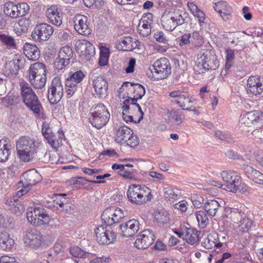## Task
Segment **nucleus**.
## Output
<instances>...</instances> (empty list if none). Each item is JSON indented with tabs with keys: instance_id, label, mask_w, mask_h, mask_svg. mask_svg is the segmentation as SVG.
<instances>
[{
	"instance_id": "f257e3e1",
	"label": "nucleus",
	"mask_w": 263,
	"mask_h": 263,
	"mask_svg": "<svg viewBox=\"0 0 263 263\" xmlns=\"http://www.w3.org/2000/svg\"><path fill=\"white\" fill-rule=\"evenodd\" d=\"M219 66L217 57L213 52L208 50H201L198 53L194 70L197 74L204 73L208 70H216Z\"/></svg>"
},
{
	"instance_id": "f03ea898",
	"label": "nucleus",
	"mask_w": 263,
	"mask_h": 263,
	"mask_svg": "<svg viewBox=\"0 0 263 263\" xmlns=\"http://www.w3.org/2000/svg\"><path fill=\"white\" fill-rule=\"evenodd\" d=\"M17 154L24 162H29L36 157V147L35 141L28 136L20 137L16 142Z\"/></svg>"
},
{
	"instance_id": "7ed1b4c3",
	"label": "nucleus",
	"mask_w": 263,
	"mask_h": 263,
	"mask_svg": "<svg viewBox=\"0 0 263 263\" xmlns=\"http://www.w3.org/2000/svg\"><path fill=\"white\" fill-rule=\"evenodd\" d=\"M127 196L133 204L142 205L153 198L151 190L144 185L132 184L129 186Z\"/></svg>"
},
{
	"instance_id": "20e7f679",
	"label": "nucleus",
	"mask_w": 263,
	"mask_h": 263,
	"mask_svg": "<svg viewBox=\"0 0 263 263\" xmlns=\"http://www.w3.org/2000/svg\"><path fill=\"white\" fill-rule=\"evenodd\" d=\"M20 86L21 95L26 106L34 113L40 114L42 105L32 88L27 83H21Z\"/></svg>"
},
{
	"instance_id": "39448f33",
	"label": "nucleus",
	"mask_w": 263,
	"mask_h": 263,
	"mask_svg": "<svg viewBox=\"0 0 263 263\" xmlns=\"http://www.w3.org/2000/svg\"><path fill=\"white\" fill-rule=\"evenodd\" d=\"M27 218L29 222L36 227L48 224L51 227L54 219H50L46 211L41 207H35L27 213Z\"/></svg>"
},
{
	"instance_id": "423d86ee",
	"label": "nucleus",
	"mask_w": 263,
	"mask_h": 263,
	"mask_svg": "<svg viewBox=\"0 0 263 263\" xmlns=\"http://www.w3.org/2000/svg\"><path fill=\"white\" fill-rule=\"evenodd\" d=\"M42 179L41 175L34 170H30L24 173L21 180L18 182L22 184V188L17 192V195L20 197L26 194L30 186L39 182Z\"/></svg>"
},
{
	"instance_id": "0eeeda50",
	"label": "nucleus",
	"mask_w": 263,
	"mask_h": 263,
	"mask_svg": "<svg viewBox=\"0 0 263 263\" xmlns=\"http://www.w3.org/2000/svg\"><path fill=\"white\" fill-rule=\"evenodd\" d=\"M96 110L91 113L89 121L92 125L97 129L105 126L110 118V114L103 104H99Z\"/></svg>"
},
{
	"instance_id": "6e6552de",
	"label": "nucleus",
	"mask_w": 263,
	"mask_h": 263,
	"mask_svg": "<svg viewBox=\"0 0 263 263\" xmlns=\"http://www.w3.org/2000/svg\"><path fill=\"white\" fill-rule=\"evenodd\" d=\"M154 71L152 72L156 80L166 78L171 73V66L169 61L165 58L156 61L153 65Z\"/></svg>"
},
{
	"instance_id": "1a4fd4ad",
	"label": "nucleus",
	"mask_w": 263,
	"mask_h": 263,
	"mask_svg": "<svg viewBox=\"0 0 263 263\" xmlns=\"http://www.w3.org/2000/svg\"><path fill=\"white\" fill-rule=\"evenodd\" d=\"M64 92L63 86L59 78L55 77L52 81L48 91V99L51 104H56L61 100Z\"/></svg>"
},
{
	"instance_id": "9d476101",
	"label": "nucleus",
	"mask_w": 263,
	"mask_h": 263,
	"mask_svg": "<svg viewBox=\"0 0 263 263\" xmlns=\"http://www.w3.org/2000/svg\"><path fill=\"white\" fill-rule=\"evenodd\" d=\"M53 32L52 27L47 24L42 23L38 24L32 32V38L41 42L47 41Z\"/></svg>"
},
{
	"instance_id": "9b49d317",
	"label": "nucleus",
	"mask_w": 263,
	"mask_h": 263,
	"mask_svg": "<svg viewBox=\"0 0 263 263\" xmlns=\"http://www.w3.org/2000/svg\"><path fill=\"white\" fill-rule=\"evenodd\" d=\"M221 176L224 182L221 185V188L231 192L235 191V186L239 182L241 177L237 173L231 171H223Z\"/></svg>"
},
{
	"instance_id": "f8f14e48",
	"label": "nucleus",
	"mask_w": 263,
	"mask_h": 263,
	"mask_svg": "<svg viewBox=\"0 0 263 263\" xmlns=\"http://www.w3.org/2000/svg\"><path fill=\"white\" fill-rule=\"evenodd\" d=\"M135 241V246L138 249L148 248L155 240V236L152 231L148 229L143 230L137 236Z\"/></svg>"
},
{
	"instance_id": "ddd939ff",
	"label": "nucleus",
	"mask_w": 263,
	"mask_h": 263,
	"mask_svg": "<svg viewBox=\"0 0 263 263\" xmlns=\"http://www.w3.org/2000/svg\"><path fill=\"white\" fill-rule=\"evenodd\" d=\"M139 222L136 219H130L119 226L120 234L125 237L133 236L139 230Z\"/></svg>"
},
{
	"instance_id": "4468645a",
	"label": "nucleus",
	"mask_w": 263,
	"mask_h": 263,
	"mask_svg": "<svg viewBox=\"0 0 263 263\" xmlns=\"http://www.w3.org/2000/svg\"><path fill=\"white\" fill-rule=\"evenodd\" d=\"M247 90L254 95H260L263 92V79L259 76H251L247 81Z\"/></svg>"
},
{
	"instance_id": "2eb2a0df",
	"label": "nucleus",
	"mask_w": 263,
	"mask_h": 263,
	"mask_svg": "<svg viewBox=\"0 0 263 263\" xmlns=\"http://www.w3.org/2000/svg\"><path fill=\"white\" fill-rule=\"evenodd\" d=\"M74 29L83 35H88L91 33V30L87 24V17L81 14H77L73 19Z\"/></svg>"
},
{
	"instance_id": "dca6fc26",
	"label": "nucleus",
	"mask_w": 263,
	"mask_h": 263,
	"mask_svg": "<svg viewBox=\"0 0 263 263\" xmlns=\"http://www.w3.org/2000/svg\"><path fill=\"white\" fill-rule=\"evenodd\" d=\"M43 240V235L36 229H28L26 231L25 242L32 247L41 246Z\"/></svg>"
},
{
	"instance_id": "f3484780",
	"label": "nucleus",
	"mask_w": 263,
	"mask_h": 263,
	"mask_svg": "<svg viewBox=\"0 0 263 263\" xmlns=\"http://www.w3.org/2000/svg\"><path fill=\"white\" fill-rule=\"evenodd\" d=\"M17 62L14 60L6 62L2 68L3 73L8 78H14L18 74L20 69L19 63L20 60L17 59Z\"/></svg>"
},
{
	"instance_id": "a211bd4d",
	"label": "nucleus",
	"mask_w": 263,
	"mask_h": 263,
	"mask_svg": "<svg viewBox=\"0 0 263 263\" xmlns=\"http://www.w3.org/2000/svg\"><path fill=\"white\" fill-rule=\"evenodd\" d=\"M223 244V242L219 241V235L216 232L209 233L207 237L201 242L202 246L206 249H212L214 248L220 249Z\"/></svg>"
},
{
	"instance_id": "6ab92c4d",
	"label": "nucleus",
	"mask_w": 263,
	"mask_h": 263,
	"mask_svg": "<svg viewBox=\"0 0 263 263\" xmlns=\"http://www.w3.org/2000/svg\"><path fill=\"white\" fill-rule=\"evenodd\" d=\"M77 48L86 60H89L95 53V47L89 42L86 40L79 41L77 44Z\"/></svg>"
},
{
	"instance_id": "aec40b11",
	"label": "nucleus",
	"mask_w": 263,
	"mask_h": 263,
	"mask_svg": "<svg viewBox=\"0 0 263 263\" xmlns=\"http://www.w3.org/2000/svg\"><path fill=\"white\" fill-rule=\"evenodd\" d=\"M161 24L162 28L166 31L174 30L177 27L174 13L171 12L163 13L161 17Z\"/></svg>"
},
{
	"instance_id": "412c9836",
	"label": "nucleus",
	"mask_w": 263,
	"mask_h": 263,
	"mask_svg": "<svg viewBox=\"0 0 263 263\" xmlns=\"http://www.w3.org/2000/svg\"><path fill=\"white\" fill-rule=\"evenodd\" d=\"M46 15L52 24L58 26L62 24V17L60 15L57 6L52 5L48 8L46 11Z\"/></svg>"
},
{
	"instance_id": "4be33fe9",
	"label": "nucleus",
	"mask_w": 263,
	"mask_h": 263,
	"mask_svg": "<svg viewBox=\"0 0 263 263\" xmlns=\"http://www.w3.org/2000/svg\"><path fill=\"white\" fill-rule=\"evenodd\" d=\"M215 10L218 12L224 21L229 19V16L232 12L231 7L224 1L218 2L215 4Z\"/></svg>"
},
{
	"instance_id": "5701e85b",
	"label": "nucleus",
	"mask_w": 263,
	"mask_h": 263,
	"mask_svg": "<svg viewBox=\"0 0 263 263\" xmlns=\"http://www.w3.org/2000/svg\"><path fill=\"white\" fill-rule=\"evenodd\" d=\"M24 53L27 58L32 61H36L40 57V51L34 44L25 43L23 48Z\"/></svg>"
},
{
	"instance_id": "b1692460",
	"label": "nucleus",
	"mask_w": 263,
	"mask_h": 263,
	"mask_svg": "<svg viewBox=\"0 0 263 263\" xmlns=\"http://www.w3.org/2000/svg\"><path fill=\"white\" fill-rule=\"evenodd\" d=\"M243 170L246 176L248 178L256 183L263 185V174L249 165L245 166Z\"/></svg>"
},
{
	"instance_id": "393cba45",
	"label": "nucleus",
	"mask_w": 263,
	"mask_h": 263,
	"mask_svg": "<svg viewBox=\"0 0 263 263\" xmlns=\"http://www.w3.org/2000/svg\"><path fill=\"white\" fill-rule=\"evenodd\" d=\"M124 85L125 87H128L130 86V87L129 89H130V90L135 94L134 96V97L131 98L133 102L141 99L145 93L144 87L142 85L138 83L125 82L124 83Z\"/></svg>"
},
{
	"instance_id": "a878e982",
	"label": "nucleus",
	"mask_w": 263,
	"mask_h": 263,
	"mask_svg": "<svg viewBox=\"0 0 263 263\" xmlns=\"http://www.w3.org/2000/svg\"><path fill=\"white\" fill-rule=\"evenodd\" d=\"M95 91L99 97L105 96L108 89V83L102 77H97L93 82Z\"/></svg>"
},
{
	"instance_id": "bb28decb",
	"label": "nucleus",
	"mask_w": 263,
	"mask_h": 263,
	"mask_svg": "<svg viewBox=\"0 0 263 263\" xmlns=\"http://www.w3.org/2000/svg\"><path fill=\"white\" fill-rule=\"evenodd\" d=\"M42 133L45 138L48 141L50 145L53 148H57L59 146L58 140L52 132L49 124L47 123H43L42 125Z\"/></svg>"
},
{
	"instance_id": "cd10ccee",
	"label": "nucleus",
	"mask_w": 263,
	"mask_h": 263,
	"mask_svg": "<svg viewBox=\"0 0 263 263\" xmlns=\"http://www.w3.org/2000/svg\"><path fill=\"white\" fill-rule=\"evenodd\" d=\"M28 77L46 75V66L41 62H36L30 66L28 70Z\"/></svg>"
},
{
	"instance_id": "c85d7f7f",
	"label": "nucleus",
	"mask_w": 263,
	"mask_h": 263,
	"mask_svg": "<svg viewBox=\"0 0 263 263\" xmlns=\"http://www.w3.org/2000/svg\"><path fill=\"white\" fill-rule=\"evenodd\" d=\"M183 239L190 245H194L199 241V234L200 232L190 228L184 227Z\"/></svg>"
},
{
	"instance_id": "c756f323",
	"label": "nucleus",
	"mask_w": 263,
	"mask_h": 263,
	"mask_svg": "<svg viewBox=\"0 0 263 263\" xmlns=\"http://www.w3.org/2000/svg\"><path fill=\"white\" fill-rule=\"evenodd\" d=\"M115 130L116 131L115 141L118 143H122L127 140L133 131L126 126H120L118 128H115Z\"/></svg>"
},
{
	"instance_id": "7c9ffc66",
	"label": "nucleus",
	"mask_w": 263,
	"mask_h": 263,
	"mask_svg": "<svg viewBox=\"0 0 263 263\" xmlns=\"http://www.w3.org/2000/svg\"><path fill=\"white\" fill-rule=\"evenodd\" d=\"M260 120L258 113L255 111L248 112L240 116V121L241 124L250 126L254 122Z\"/></svg>"
},
{
	"instance_id": "2f4dec72",
	"label": "nucleus",
	"mask_w": 263,
	"mask_h": 263,
	"mask_svg": "<svg viewBox=\"0 0 263 263\" xmlns=\"http://www.w3.org/2000/svg\"><path fill=\"white\" fill-rule=\"evenodd\" d=\"M106 232V227L101 225L98 227L95 231L96 239L101 245L109 244L112 242V238L105 237V233Z\"/></svg>"
},
{
	"instance_id": "473e14b6",
	"label": "nucleus",
	"mask_w": 263,
	"mask_h": 263,
	"mask_svg": "<svg viewBox=\"0 0 263 263\" xmlns=\"http://www.w3.org/2000/svg\"><path fill=\"white\" fill-rule=\"evenodd\" d=\"M220 207V203L216 200H208L204 204V209L209 216L214 217Z\"/></svg>"
},
{
	"instance_id": "72a5a7b5",
	"label": "nucleus",
	"mask_w": 263,
	"mask_h": 263,
	"mask_svg": "<svg viewBox=\"0 0 263 263\" xmlns=\"http://www.w3.org/2000/svg\"><path fill=\"white\" fill-rule=\"evenodd\" d=\"M14 244V240L7 232H0V248L3 250L10 249Z\"/></svg>"
},
{
	"instance_id": "f704fd0d",
	"label": "nucleus",
	"mask_w": 263,
	"mask_h": 263,
	"mask_svg": "<svg viewBox=\"0 0 263 263\" xmlns=\"http://www.w3.org/2000/svg\"><path fill=\"white\" fill-rule=\"evenodd\" d=\"M11 145L5 140H0V162H5L10 155Z\"/></svg>"
},
{
	"instance_id": "c9c22d12",
	"label": "nucleus",
	"mask_w": 263,
	"mask_h": 263,
	"mask_svg": "<svg viewBox=\"0 0 263 263\" xmlns=\"http://www.w3.org/2000/svg\"><path fill=\"white\" fill-rule=\"evenodd\" d=\"M29 82L35 89H41L45 85L47 81L46 75L28 77Z\"/></svg>"
},
{
	"instance_id": "e433bc0d",
	"label": "nucleus",
	"mask_w": 263,
	"mask_h": 263,
	"mask_svg": "<svg viewBox=\"0 0 263 263\" xmlns=\"http://www.w3.org/2000/svg\"><path fill=\"white\" fill-rule=\"evenodd\" d=\"M85 75L81 70H78L72 73L68 78L66 79L67 84L71 86V84H75L77 86V84L80 83Z\"/></svg>"
},
{
	"instance_id": "4c0bfd02",
	"label": "nucleus",
	"mask_w": 263,
	"mask_h": 263,
	"mask_svg": "<svg viewBox=\"0 0 263 263\" xmlns=\"http://www.w3.org/2000/svg\"><path fill=\"white\" fill-rule=\"evenodd\" d=\"M114 214H115L114 207L105 209L102 214L101 218L107 226H111L114 224Z\"/></svg>"
},
{
	"instance_id": "58836bf2",
	"label": "nucleus",
	"mask_w": 263,
	"mask_h": 263,
	"mask_svg": "<svg viewBox=\"0 0 263 263\" xmlns=\"http://www.w3.org/2000/svg\"><path fill=\"white\" fill-rule=\"evenodd\" d=\"M17 9V5L11 2H6L4 4V12L5 14L13 18H16V10Z\"/></svg>"
},
{
	"instance_id": "ea45409f",
	"label": "nucleus",
	"mask_w": 263,
	"mask_h": 263,
	"mask_svg": "<svg viewBox=\"0 0 263 263\" xmlns=\"http://www.w3.org/2000/svg\"><path fill=\"white\" fill-rule=\"evenodd\" d=\"M60 59H63L65 61H67L68 64H69L70 60L73 56V51L71 47L69 46L63 47L59 52Z\"/></svg>"
},
{
	"instance_id": "a19ab883",
	"label": "nucleus",
	"mask_w": 263,
	"mask_h": 263,
	"mask_svg": "<svg viewBox=\"0 0 263 263\" xmlns=\"http://www.w3.org/2000/svg\"><path fill=\"white\" fill-rule=\"evenodd\" d=\"M196 217L199 226L204 228L209 223V219L206 214L202 211H199L195 213Z\"/></svg>"
},
{
	"instance_id": "79ce46f5",
	"label": "nucleus",
	"mask_w": 263,
	"mask_h": 263,
	"mask_svg": "<svg viewBox=\"0 0 263 263\" xmlns=\"http://www.w3.org/2000/svg\"><path fill=\"white\" fill-rule=\"evenodd\" d=\"M154 216L157 221L161 224L167 223L170 221L169 215L166 211H157Z\"/></svg>"
},
{
	"instance_id": "37998d69",
	"label": "nucleus",
	"mask_w": 263,
	"mask_h": 263,
	"mask_svg": "<svg viewBox=\"0 0 263 263\" xmlns=\"http://www.w3.org/2000/svg\"><path fill=\"white\" fill-rule=\"evenodd\" d=\"M151 24L145 23L144 21H140L138 26V31L142 36H147L151 33Z\"/></svg>"
},
{
	"instance_id": "c03bdc74",
	"label": "nucleus",
	"mask_w": 263,
	"mask_h": 263,
	"mask_svg": "<svg viewBox=\"0 0 263 263\" xmlns=\"http://www.w3.org/2000/svg\"><path fill=\"white\" fill-rule=\"evenodd\" d=\"M17 5L16 18L26 15L30 11L29 6L25 3H20Z\"/></svg>"
},
{
	"instance_id": "a18cd8bd",
	"label": "nucleus",
	"mask_w": 263,
	"mask_h": 263,
	"mask_svg": "<svg viewBox=\"0 0 263 263\" xmlns=\"http://www.w3.org/2000/svg\"><path fill=\"white\" fill-rule=\"evenodd\" d=\"M109 55V49L105 47L100 49L99 64L100 66H105L107 64Z\"/></svg>"
},
{
	"instance_id": "49530a36",
	"label": "nucleus",
	"mask_w": 263,
	"mask_h": 263,
	"mask_svg": "<svg viewBox=\"0 0 263 263\" xmlns=\"http://www.w3.org/2000/svg\"><path fill=\"white\" fill-rule=\"evenodd\" d=\"M0 41L9 48L15 49L16 47L14 39L9 35L0 34Z\"/></svg>"
},
{
	"instance_id": "de8ad7c7",
	"label": "nucleus",
	"mask_w": 263,
	"mask_h": 263,
	"mask_svg": "<svg viewBox=\"0 0 263 263\" xmlns=\"http://www.w3.org/2000/svg\"><path fill=\"white\" fill-rule=\"evenodd\" d=\"M239 227L242 232H247L253 224V221L248 216H245L240 221Z\"/></svg>"
},
{
	"instance_id": "09e8293b",
	"label": "nucleus",
	"mask_w": 263,
	"mask_h": 263,
	"mask_svg": "<svg viewBox=\"0 0 263 263\" xmlns=\"http://www.w3.org/2000/svg\"><path fill=\"white\" fill-rule=\"evenodd\" d=\"M168 122L172 125L180 124L182 123L181 115L172 111L168 116Z\"/></svg>"
},
{
	"instance_id": "8fccbe9b",
	"label": "nucleus",
	"mask_w": 263,
	"mask_h": 263,
	"mask_svg": "<svg viewBox=\"0 0 263 263\" xmlns=\"http://www.w3.org/2000/svg\"><path fill=\"white\" fill-rule=\"evenodd\" d=\"M64 196H66V194H55L57 198L53 200L54 206L59 205L60 208H62L63 210H64V206H67V202L68 201L66 198L62 197Z\"/></svg>"
},
{
	"instance_id": "3c124183",
	"label": "nucleus",
	"mask_w": 263,
	"mask_h": 263,
	"mask_svg": "<svg viewBox=\"0 0 263 263\" xmlns=\"http://www.w3.org/2000/svg\"><path fill=\"white\" fill-rule=\"evenodd\" d=\"M70 254L75 257L85 258L87 253L78 246H74L70 249Z\"/></svg>"
},
{
	"instance_id": "603ef678",
	"label": "nucleus",
	"mask_w": 263,
	"mask_h": 263,
	"mask_svg": "<svg viewBox=\"0 0 263 263\" xmlns=\"http://www.w3.org/2000/svg\"><path fill=\"white\" fill-rule=\"evenodd\" d=\"M190 20L189 14L187 12H183L178 16H175V21L177 26L187 23Z\"/></svg>"
},
{
	"instance_id": "864d4df0",
	"label": "nucleus",
	"mask_w": 263,
	"mask_h": 263,
	"mask_svg": "<svg viewBox=\"0 0 263 263\" xmlns=\"http://www.w3.org/2000/svg\"><path fill=\"white\" fill-rule=\"evenodd\" d=\"M234 58V51L232 49L227 50L226 62L225 68L226 70H229L233 63Z\"/></svg>"
},
{
	"instance_id": "5fc2aeb1",
	"label": "nucleus",
	"mask_w": 263,
	"mask_h": 263,
	"mask_svg": "<svg viewBox=\"0 0 263 263\" xmlns=\"http://www.w3.org/2000/svg\"><path fill=\"white\" fill-rule=\"evenodd\" d=\"M231 218L235 223H238L240 222L242 219L243 217L246 216V214L239 211L238 209H234V211L231 213Z\"/></svg>"
},
{
	"instance_id": "6e6d98bb",
	"label": "nucleus",
	"mask_w": 263,
	"mask_h": 263,
	"mask_svg": "<svg viewBox=\"0 0 263 263\" xmlns=\"http://www.w3.org/2000/svg\"><path fill=\"white\" fill-rule=\"evenodd\" d=\"M13 219L7 215H0V227L8 228L13 223Z\"/></svg>"
},
{
	"instance_id": "4d7b16f0",
	"label": "nucleus",
	"mask_w": 263,
	"mask_h": 263,
	"mask_svg": "<svg viewBox=\"0 0 263 263\" xmlns=\"http://www.w3.org/2000/svg\"><path fill=\"white\" fill-rule=\"evenodd\" d=\"M5 102L10 105H14L19 102V98L17 95L12 93H9L5 98Z\"/></svg>"
},
{
	"instance_id": "13d9d810",
	"label": "nucleus",
	"mask_w": 263,
	"mask_h": 263,
	"mask_svg": "<svg viewBox=\"0 0 263 263\" xmlns=\"http://www.w3.org/2000/svg\"><path fill=\"white\" fill-rule=\"evenodd\" d=\"M215 136L216 138L222 141H229L232 139V136L229 133L221 130L215 131Z\"/></svg>"
},
{
	"instance_id": "bf43d9fd",
	"label": "nucleus",
	"mask_w": 263,
	"mask_h": 263,
	"mask_svg": "<svg viewBox=\"0 0 263 263\" xmlns=\"http://www.w3.org/2000/svg\"><path fill=\"white\" fill-rule=\"evenodd\" d=\"M133 38L131 36L125 37L124 39L120 41V44L122 45L123 50L130 51V47L133 44Z\"/></svg>"
},
{
	"instance_id": "052dcab7",
	"label": "nucleus",
	"mask_w": 263,
	"mask_h": 263,
	"mask_svg": "<svg viewBox=\"0 0 263 263\" xmlns=\"http://www.w3.org/2000/svg\"><path fill=\"white\" fill-rule=\"evenodd\" d=\"M126 144L130 146L131 147H134L137 146L139 143V140L136 136L133 135V132L131 133L130 135H129L127 140L125 141Z\"/></svg>"
},
{
	"instance_id": "680f3d73",
	"label": "nucleus",
	"mask_w": 263,
	"mask_h": 263,
	"mask_svg": "<svg viewBox=\"0 0 263 263\" xmlns=\"http://www.w3.org/2000/svg\"><path fill=\"white\" fill-rule=\"evenodd\" d=\"M68 64L67 61H65L63 59H60V57L58 55V57L56 59L54 62V67L58 70H62L64 68L66 67Z\"/></svg>"
},
{
	"instance_id": "e2e57ef3",
	"label": "nucleus",
	"mask_w": 263,
	"mask_h": 263,
	"mask_svg": "<svg viewBox=\"0 0 263 263\" xmlns=\"http://www.w3.org/2000/svg\"><path fill=\"white\" fill-rule=\"evenodd\" d=\"M248 191V187L247 185L244 183L242 182L241 178L239 179V182L236 184L235 186V190L234 191H232L233 193H236L237 191L242 193H245L247 192Z\"/></svg>"
},
{
	"instance_id": "0e129e2a",
	"label": "nucleus",
	"mask_w": 263,
	"mask_h": 263,
	"mask_svg": "<svg viewBox=\"0 0 263 263\" xmlns=\"http://www.w3.org/2000/svg\"><path fill=\"white\" fill-rule=\"evenodd\" d=\"M164 196L167 200H170L175 198L177 195L171 187L168 186L164 188Z\"/></svg>"
},
{
	"instance_id": "69168bd1",
	"label": "nucleus",
	"mask_w": 263,
	"mask_h": 263,
	"mask_svg": "<svg viewBox=\"0 0 263 263\" xmlns=\"http://www.w3.org/2000/svg\"><path fill=\"white\" fill-rule=\"evenodd\" d=\"M114 213L113 218L114 224L119 222L124 217L122 211L119 208L116 209L114 208Z\"/></svg>"
},
{
	"instance_id": "338daca9",
	"label": "nucleus",
	"mask_w": 263,
	"mask_h": 263,
	"mask_svg": "<svg viewBox=\"0 0 263 263\" xmlns=\"http://www.w3.org/2000/svg\"><path fill=\"white\" fill-rule=\"evenodd\" d=\"M154 38L158 42L166 43L168 40L166 38L162 31H157L154 34Z\"/></svg>"
},
{
	"instance_id": "774afa93",
	"label": "nucleus",
	"mask_w": 263,
	"mask_h": 263,
	"mask_svg": "<svg viewBox=\"0 0 263 263\" xmlns=\"http://www.w3.org/2000/svg\"><path fill=\"white\" fill-rule=\"evenodd\" d=\"M18 25L21 27V30L22 31L27 30L28 28L30 25L31 22L29 18H21L18 21Z\"/></svg>"
}]
</instances>
